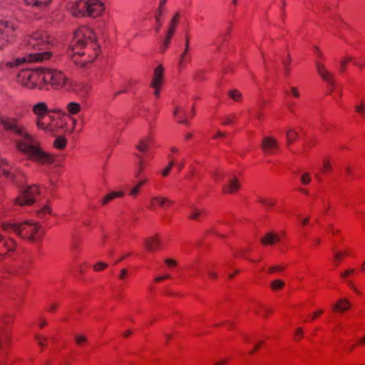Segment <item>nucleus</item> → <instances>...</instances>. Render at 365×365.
<instances>
[{"mask_svg": "<svg viewBox=\"0 0 365 365\" xmlns=\"http://www.w3.org/2000/svg\"><path fill=\"white\" fill-rule=\"evenodd\" d=\"M0 123L6 130L11 131L21 138L16 141V148L34 161L42 164L53 162V155L41 149L34 137L18 123L16 118H0Z\"/></svg>", "mask_w": 365, "mask_h": 365, "instance_id": "1", "label": "nucleus"}, {"mask_svg": "<svg viewBox=\"0 0 365 365\" xmlns=\"http://www.w3.org/2000/svg\"><path fill=\"white\" fill-rule=\"evenodd\" d=\"M96 37L93 31L87 27H81L77 29L74 34L73 38L70 42L68 55L73 62L81 68H85L88 63L93 62L97 56L88 59H78L80 56L86 55V52L81 51L83 48H88L91 46L93 50H96L98 46L96 43Z\"/></svg>", "mask_w": 365, "mask_h": 365, "instance_id": "2", "label": "nucleus"}, {"mask_svg": "<svg viewBox=\"0 0 365 365\" xmlns=\"http://www.w3.org/2000/svg\"><path fill=\"white\" fill-rule=\"evenodd\" d=\"M28 50H34L28 54V61L37 62L49 59L52 53L49 51L51 41L46 33L36 31L25 41Z\"/></svg>", "mask_w": 365, "mask_h": 365, "instance_id": "3", "label": "nucleus"}, {"mask_svg": "<svg viewBox=\"0 0 365 365\" xmlns=\"http://www.w3.org/2000/svg\"><path fill=\"white\" fill-rule=\"evenodd\" d=\"M104 5L99 0H78L71 6V12L75 17L96 18L104 11Z\"/></svg>", "mask_w": 365, "mask_h": 365, "instance_id": "4", "label": "nucleus"}, {"mask_svg": "<svg viewBox=\"0 0 365 365\" xmlns=\"http://www.w3.org/2000/svg\"><path fill=\"white\" fill-rule=\"evenodd\" d=\"M2 229L6 232H14L23 239H27L34 242L37 240L36 234L40 230V225L31 221L23 222H4Z\"/></svg>", "mask_w": 365, "mask_h": 365, "instance_id": "5", "label": "nucleus"}, {"mask_svg": "<svg viewBox=\"0 0 365 365\" xmlns=\"http://www.w3.org/2000/svg\"><path fill=\"white\" fill-rule=\"evenodd\" d=\"M41 81L46 84L50 83L56 90L65 88L69 82L63 72L51 68L42 69Z\"/></svg>", "mask_w": 365, "mask_h": 365, "instance_id": "6", "label": "nucleus"}, {"mask_svg": "<svg viewBox=\"0 0 365 365\" xmlns=\"http://www.w3.org/2000/svg\"><path fill=\"white\" fill-rule=\"evenodd\" d=\"M42 69L40 71H31L25 69L20 71L17 76V81L21 85L29 88H34L38 87L42 82Z\"/></svg>", "mask_w": 365, "mask_h": 365, "instance_id": "7", "label": "nucleus"}, {"mask_svg": "<svg viewBox=\"0 0 365 365\" xmlns=\"http://www.w3.org/2000/svg\"><path fill=\"white\" fill-rule=\"evenodd\" d=\"M39 194L36 185H29L22 190L21 194L15 199V204L20 206L31 205L36 201V196Z\"/></svg>", "mask_w": 365, "mask_h": 365, "instance_id": "8", "label": "nucleus"}, {"mask_svg": "<svg viewBox=\"0 0 365 365\" xmlns=\"http://www.w3.org/2000/svg\"><path fill=\"white\" fill-rule=\"evenodd\" d=\"M15 29L16 26L13 22L7 20L0 21V49L12 40Z\"/></svg>", "mask_w": 365, "mask_h": 365, "instance_id": "9", "label": "nucleus"}, {"mask_svg": "<svg viewBox=\"0 0 365 365\" xmlns=\"http://www.w3.org/2000/svg\"><path fill=\"white\" fill-rule=\"evenodd\" d=\"M163 67L161 65L158 66L154 71L153 81L150 84V87L154 89V95L157 98L160 96V88L163 83Z\"/></svg>", "mask_w": 365, "mask_h": 365, "instance_id": "10", "label": "nucleus"}, {"mask_svg": "<svg viewBox=\"0 0 365 365\" xmlns=\"http://www.w3.org/2000/svg\"><path fill=\"white\" fill-rule=\"evenodd\" d=\"M240 187V185L237 178L231 174L227 175V182L222 187V192L225 194H232L236 192Z\"/></svg>", "mask_w": 365, "mask_h": 365, "instance_id": "11", "label": "nucleus"}, {"mask_svg": "<svg viewBox=\"0 0 365 365\" xmlns=\"http://www.w3.org/2000/svg\"><path fill=\"white\" fill-rule=\"evenodd\" d=\"M261 147L264 152L271 154L274 151L278 150L279 145L274 138L272 136H265L262 139Z\"/></svg>", "mask_w": 365, "mask_h": 365, "instance_id": "12", "label": "nucleus"}, {"mask_svg": "<svg viewBox=\"0 0 365 365\" xmlns=\"http://www.w3.org/2000/svg\"><path fill=\"white\" fill-rule=\"evenodd\" d=\"M316 69L321 78L327 81L329 85L334 86L335 83L332 74L326 68V67L319 61H316Z\"/></svg>", "mask_w": 365, "mask_h": 365, "instance_id": "13", "label": "nucleus"}, {"mask_svg": "<svg viewBox=\"0 0 365 365\" xmlns=\"http://www.w3.org/2000/svg\"><path fill=\"white\" fill-rule=\"evenodd\" d=\"M150 202L151 209H155L158 206L160 207H167L173 203V202L168 197L161 195L151 197Z\"/></svg>", "mask_w": 365, "mask_h": 365, "instance_id": "14", "label": "nucleus"}, {"mask_svg": "<svg viewBox=\"0 0 365 365\" xmlns=\"http://www.w3.org/2000/svg\"><path fill=\"white\" fill-rule=\"evenodd\" d=\"M16 242L14 240L6 239L0 234V255H5L8 252L14 251Z\"/></svg>", "mask_w": 365, "mask_h": 365, "instance_id": "15", "label": "nucleus"}, {"mask_svg": "<svg viewBox=\"0 0 365 365\" xmlns=\"http://www.w3.org/2000/svg\"><path fill=\"white\" fill-rule=\"evenodd\" d=\"M48 111L47 105L43 102L38 103L33 106V112L36 115V118H43Z\"/></svg>", "mask_w": 365, "mask_h": 365, "instance_id": "16", "label": "nucleus"}, {"mask_svg": "<svg viewBox=\"0 0 365 365\" xmlns=\"http://www.w3.org/2000/svg\"><path fill=\"white\" fill-rule=\"evenodd\" d=\"M350 307L351 303L346 299H340L332 306L333 310L336 312H344L349 310Z\"/></svg>", "mask_w": 365, "mask_h": 365, "instance_id": "17", "label": "nucleus"}, {"mask_svg": "<svg viewBox=\"0 0 365 365\" xmlns=\"http://www.w3.org/2000/svg\"><path fill=\"white\" fill-rule=\"evenodd\" d=\"M145 244L149 251H155L160 247V241L157 237H150L145 240Z\"/></svg>", "mask_w": 365, "mask_h": 365, "instance_id": "18", "label": "nucleus"}, {"mask_svg": "<svg viewBox=\"0 0 365 365\" xmlns=\"http://www.w3.org/2000/svg\"><path fill=\"white\" fill-rule=\"evenodd\" d=\"M66 110L68 115H78L82 110V106L79 103L72 101L67 104Z\"/></svg>", "mask_w": 365, "mask_h": 365, "instance_id": "19", "label": "nucleus"}, {"mask_svg": "<svg viewBox=\"0 0 365 365\" xmlns=\"http://www.w3.org/2000/svg\"><path fill=\"white\" fill-rule=\"evenodd\" d=\"M189 46H190V38H189L188 35H186L184 51L180 56L179 66L180 67H183L185 63L187 61V53L189 51Z\"/></svg>", "mask_w": 365, "mask_h": 365, "instance_id": "20", "label": "nucleus"}, {"mask_svg": "<svg viewBox=\"0 0 365 365\" xmlns=\"http://www.w3.org/2000/svg\"><path fill=\"white\" fill-rule=\"evenodd\" d=\"M12 165L5 159L0 158V170H1L3 175L6 178H14V175L9 170V168H11Z\"/></svg>", "mask_w": 365, "mask_h": 365, "instance_id": "21", "label": "nucleus"}, {"mask_svg": "<svg viewBox=\"0 0 365 365\" xmlns=\"http://www.w3.org/2000/svg\"><path fill=\"white\" fill-rule=\"evenodd\" d=\"M26 4L38 9L46 8L51 0H24Z\"/></svg>", "mask_w": 365, "mask_h": 365, "instance_id": "22", "label": "nucleus"}, {"mask_svg": "<svg viewBox=\"0 0 365 365\" xmlns=\"http://www.w3.org/2000/svg\"><path fill=\"white\" fill-rule=\"evenodd\" d=\"M279 237L274 233L269 232L263 238L261 242L264 245H273L274 243L279 242Z\"/></svg>", "mask_w": 365, "mask_h": 365, "instance_id": "23", "label": "nucleus"}, {"mask_svg": "<svg viewBox=\"0 0 365 365\" xmlns=\"http://www.w3.org/2000/svg\"><path fill=\"white\" fill-rule=\"evenodd\" d=\"M152 141V138L150 136L142 138L138 145H136V148L140 152H145L149 148L150 143Z\"/></svg>", "mask_w": 365, "mask_h": 365, "instance_id": "24", "label": "nucleus"}, {"mask_svg": "<svg viewBox=\"0 0 365 365\" xmlns=\"http://www.w3.org/2000/svg\"><path fill=\"white\" fill-rule=\"evenodd\" d=\"M202 210H200L194 206L190 207V212L188 215V218L193 220H198L200 219V217L203 213Z\"/></svg>", "mask_w": 365, "mask_h": 365, "instance_id": "25", "label": "nucleus"}, {"mask_svg": "<svg viewBox=\"0 0 365 365\" xmlns=\"http://www.w3.org/2000/svg\"><path fill=\"white\" fill-rule=\"evenodd\" d=\"M286 137L287 144L289 145L298 138V133L294 129H288L286 132Z\"/></svg>", "mask_w": 365, "mask_h": 365, "instance_id": "26", "label": "nucleus"}, {"mask_svg": "<svg viewBox=\"0 0 365 365\" xmlns=\"http://www.w3.org/2000/svg\"><path fill=\"white\" fill-rule=\"evenodd\" d=\"M123 196V192H113L109 194H108L105 197L103 198L102 203L103 205L107 204L108 202L112 200L113 199L117 197H122Z\"/></svg>", "mask_w": 365, "mask_h": 365, "instance_id": "27", "label": "nucleus"}, {"mask_svg": "<svg viewBox=\"0 0 365 365\" xmlns=\"http://www.w3.org/2000/svg\"><path fill=\"white\" fill-rule=\"evenodd\" d=\"M174 33H175V30H173V29H168L165 39L163 42V46L161 48L162 52H164L168 47L169 43H170V40L172 38Z\"/></svg>", "mask_w": 365, "mask_h": 365, "instance_id": "28", "label": "nucleus"}, {"mask_svg": "<svg viewBox=\"0 0 365 365\" xmlns=\"http://www.w3.org/2000/svg\"><path fill=\"white\" fill-rule=\"evenodd\" d=\"M67 143V140L63 136H58L56 138L53 145L55 148L58 149H63L66 147Z\"/></svg>", "mask_w": 365, "mask_h": 365, "instance_id": "29", "label": "nucleus"}, {"mask_svg": "<svg viewBox=\"0 0 365 365\" xmlns=\"http://www.w3.org/2000/svg\"><path fill=\"white\" fill-rule=\"evenodd\" d=\"M284 283L281 279H275L270 284V287L274 291L281 289L284 287Z\"/></svg>", "mask_w": 365, "mask_h": 365, "instance_id": "30", "label": "nucleus"}, {"mask_svg": "<svg viewBox=\"0 0 365 365\" xmlns=\"http://www.w3.org/2000/svg\"><path fill=\"white\" fill-rule=\"evenodd\" d=\"M228 96L230 98L233 99L235 101H238L242 98V93L238 90H230L228 92Z\"/></svg>", "mask_w": 365, "mask_h": 365, "instance_id": "31", "label": "nucleus"}, {"mask_svg": "<svg viewBox=\"0 0 365 365\" xmlns=\"http://www.w3.org/2000/svg\"><path fill=\"white\" fill-rule=\"evenodd\" d=\"M42 119L43 118H36V123L37 128L39 129H41V130H44L46 131H51V129L49 125L43 122Z\"/></svg>", "mask_w": 365, "mask_h": 365, "instance_id": "32", "label": "nucleus"}, {"mask_svg": "<svg viewBox=\"0 0 365 365\" xmlns=\"http://www.w3.org/2000/svg\"><path fill=\"white\" fill-rule=\"evenodd\" d=\"M258 202L267 207H272L275 204V200L271 198L259 197Z\"/></svg>", "mask_w": 365, "mask_h": 365, "instance_id": "33", "label": "nucleus"}, {"mask_svg": "<svg viewBox=\"0 0 365 365\" xmlns=\"http://www.w3.org/2000/svg\"><path fill=\"white\" fill-rule=\"evenodd\" d=\"M48 214H51V208L48 205L43 206L41 209L37 211V215L41 218H43Z\"/></svg>", "mask_w": 365, "mask_h": 365, "instance_id": "34", "label": "nucleus"}, {"mask_svg": "<svg viewBox=\"0 0 365 365\" xmlns=\"http://www.w3.org/2000/svg\"><path fill=\"white\" fill-rule=\"evenodd\" d=\"M204 70H197L193 73V78L196 81H204L205 76H204Z\"/></svg>", "mask_w": 365, "mask_h": 365, "instance_id": "35", "label": "nucleus"}, {"mask_svg": "<svg viewBox=\"0 0 365 365\" xmlns=\"http://www.w3.org/2000/svg\"><path fill=\"white\" fill-rule=\"evenodd\" d=\"M138 158H139L138 168L135 172V176L136 178H138L140 176V175L141 174V173L143 171V165H144V162H143V160L142 159V158L140 156Z\"/></svg>", "mask_w": 365, "mask_h": 365, "instance_id": "36", "label": "nucleus"}, {"mask_svg": "<svg viewBox=\"0 0 365 365\" xmlns=\"http://www.w3.org/2000/svg\"><path fill=\"white\" fill-rule=\"evenodd\" d=\"M301 182L304 185H307L311 181V175L309 173H305L301 176Z\"/></svg>", "mask_w": 365, "mask_h": 365, "instance_id": "37", "label": "nucleus"}, {"mask_svg": "<svg viewBox=\"0 0 365 365\" xmlns=\"http://www.w3.org/2000/svg\"><path fill=\"white\" fill-rule=\"evenodd\" d=\"M351 61H354V58L351 56H347L343 61H341L340 62V65H341L340 71L344 72L345 67L346 66V63Z\"/></svg>", "mask_w": 365, "mask_h": 365, "instance_id": "38", "label": "nucleus"}, {"mask_svg": "<svg viewBox=\"0 0 365 365\" xmlns=\"http://www.w3.org/2000/svg\"><path fill=\"white\" fill-rule=\"evenodd\" d=\"M284 269V267L282 265H275L270 267L268 269V272L269 273H274L277 272H282Z\"/></svg>", "mask_w": 365, "mask_h": 365, "instance_id": "39", "label": "nucleus"}, {"mask_svg": "<svg viewBox=\"0 0 365 365\" xmlns=\"http://www.w3.org/2000/svg\"><path fill=\"white\" fill-rule=\"evenodd\" d=\"M75 341L77 343V344L81 345L87 341V338L83 335L76 334Z\"/></svg>", "mask_w": 365, "mask_h": 365, "instance_id": "40", "label": "nucleus"}, {"mask_svg": "<svg viewBox=\"0 0 365 365\" xmlns=\"http://www.w3.org/2000/svg\"><path fill=\"white\" fill-rule=\"evenodd\" d=\"M179 16L180 14L178 13L173 16V19L170 21L169 29H173V30H175V27L178 24V20Z\"/></svg>", "mask_w": 365, "mask_h": 365, "instance_id": "41", "label": "nucleus"}, {"mask_svg": "<svg viewBox=\"0 0 365 365\" xmlns=\"http://www.w3.org/2000/svg\"><path fill=\"white\" fill-rule=\"evenodd\" d=\"M290 61H291V58L289 57V56H288L287 60L282 61V64H283L284 73L286 75H288L289 71V64Z\"/></svg>", "mask_w": 365, "mask_h": 365, "instance_id": "42", "label": "nucleus"}, {"mask_svg": "<svg viewBox=\"0 0 365 365\" xmlns=\"http://www.w3.org/2000/svg\"><path fill=\"white\" fill-rule=\"evenodd\" d=\"M107 267H108V264L106 263L100 262L93 265V269L95 271H101Z\"/></svg>", "mask_w": 365, "mask_h": 365, "instance_id": "43", "label": "nucleus"}, {"mask_svg": "<svg viewBox=\"0 0 365 365\" xmlns=\"http://www.w3.org/2000/svg\"><path fill=\"white\" fill-rule=\"evenodd\" d=\"M236 119V115L235 114H232L230 116H227L224 121L222 122L223 125H230L232 124L233 120Z\"/></svg>", "mask_w": 365, "mask_h": 365, "instance_id": "44", "label": "nucleus"}, {"mask_svg": "<svg viewBox=\"0 0 365 365\" xmlns=\"http://www.w3.org/2000/svg\"><path fill=\"white\" fill-rule=\"evenodd\" d=\"M36 340L38 341V344L40 346H45V343H44V341H46V337H44V336H41V335H39V334H37V335L36 336Z\"/></svg>", "mask_w": 365, "mask_h": 365, "instance_id": "45", "label": "nucleus"}, {"mask_svg": "<svg viewBox=\"0 0 365 365\" xmlns=\"http://www.w3.org/2000/svg\"><path fill=\"white\" fill-rule=\"evenodd\" d=\"M355 110L360 115H361L363 117L365 116V108L363 105L356 106L355 107Z\"/></svg>", "mask_w": 365, "mask_h": 365, "instance_id": "46", "label": "nucleus"}, {"mask_svg": "<svg viewBox=\"0 0 365 365\" xmlns=\"http://www.w3.org/2000/svg\"><path fill=\"white\" fill-rule=\"evenodd\" d=\"M24 61V58H22V59H20V58H18L16 59L15 61H13V62H9L7 63V65H9V66H18L19 65L21 62Z\"/></svg>", "mask_w": 365, "mask_h": 365, "instance_id": "47", "label": "nucleus"}, {"mask_svg": "<svg viewBox=\"0 0 365 365\" xmlns=\"http://www.w3.org/2000/svg\"><path fill=\"white\" fill-rule=\"evenodd\" d=\"M331 169V165L327 160H324L323 163V172H326L327 170H329Z\"/></svg>", "mask_w": 365, "mask_h": 365, "instance_id": "48", "label": "nucleus"}, {"mask_svg": "<svg viewBox=\"0 0 365 365\" xmlns=\"http://www.w3.org/2000/svg\"><path fill=\"white\" fill-rule=\"evenodd\" d=\"M139 190H140L139 186L136 185L133 189H131V190L130 192V195L133 197H135L138 194Z\"/></svg>", "mask_w": 365, "mask_h": 365, "instance_id": "49", "label": "nucleus"}, {"mask_svg": "<svg viewBox=\"0 0 365 365\" xmlns=\"http://www.w3.org/2000/svg\"><path fill=\"white\" fill-rule=\"evenodd\" d=\"M354 269H349L345 272L341 274V277L343 278L346 277L351 274H353L354 272Z\"/></svg>", "mask_w": 365, "mask_h": 365, "instance_id": "50", "label": "nucleus"}, {"mask_svg": "<svg viewBox=\"0 0 365 365\" xmlns=\"http://www.w3.org/2000/svg\"><path fill=\"white\" fill-rule=\"evenodd\" d=\"M290 90H291L292 94L294 97L298 98L299 96V92L298 91V90L296 87H291Z\"/></svg>", "mask_w": 365, "mask_h": 365, "instance_id": "51", "label": "nucleus"}, {"mask_svg": "<svg viewBox=\"0 0 365 365\" xmlns=\"http://www.w3.org/2000/svg\"><path fill=\"white\" fill-rule=\"evenodd\" d=\"M165 262L168 265H169V266H175V265H176V264H177L176 261H175V260H174V259H166L165 260Z\"/></svg>", "mask_w": 365, "mask_h": 365, "instance_id": "52", "label": "nucleus"}, {"mask_svg": "<svg viewBox=\"0 0 365 365\" xmlns=\"http://www.w3.org/2000/svg\"><path fill=\"white\" fill-rule=\"evenodd\" d=\"M175 165H176V167H177L178 171H180L185 165V160H182L180 162L177 163Z\"/></svg>", "mask_w": 365, "mask_h": 365, "instance_id": "53", "label": "nucleus"}, {"mask_svg": "<svg viewBox=\"0 0 365 365\" xmlns=\"http://www.w3.org/2000/svg\"><path fill=\"white\" fill-rule=\"evenodd\" d=\"M348 285H349V287H351V289H353V290H354L356 294H361V293H360V292H359V290L358 289H356V288L354 287V284H353V282H352L349 281V282H348Z\"/></svg>", "mask_w": 365, "mask_h": 365, "instance_id": "54", "label": "nucleus"}, {"mask_svg": "<svg viewBox=\"0 0 365 365\" xmlns=\"http://www.w3.org/2000/svg\"><path fill=\"white\" fill-rule=\"evenodd\" d=\"M170 170L171 169L169 167H165L164 170L162 171V175L163 177L168 176Z\"/></svg>", "mask_w": 365, "mask_h": 365, "instance_id": "55", "label": "nucleus"}, {"mask_svg": "<svg viewBox=\"0 0 365 365\" xmlns=\"http://www.w3.org/2000/svg\"><path fill=\"white\" fill-rule=\"evenodd\" d=\"M165 3H166V0H161L160 1V6H159V11H158L159 15L162 14L163 7L165 4Z\"/></svg>", "mask_w": 365, "mask_h": 365, "instance_id": "56", "label": "nucleus"}, {"mask_svg": "<svg viewBox=\"0 0 365 365\" xmlns=\"http://www.w3.org/2000/svg\"><path fill=\"white\" fill-rule=\"evenodd\" d=\"M323 313V311L319 309V310H317L316 311L314 314H313V316L312 317V319H317L319 316H320Z\"/></svg>", "mask_w": 365, "mask_h": 365, "instance_id": "57", "label": "nucleus"}, {"mask_svg": "<svg viewBox=\"0 0 365 365\" xmlns=\"http://www.w3.org/2000/svg\"><path fill=\"white\" fill-rule=\"evenodd\" d=\"M207 274L211 279H215L217 278V274L215 272L208 271Z\"/></svg>", "mask_w": 365, "mask_h": 365, "instance_id": "58", "label": "nucleus"}, {"mask_svg": "<svg viewBox=\"0 0 365 365\" xmlns=\"http://www.w3.org/2000/svg\"><path fill=\"white\" fill-rule=\"evenodd\" d=\"M57 307H58V304L56 303H53L49 306L48 310V312H53L56 309Z\"/></svg>", "mask_w": 365, "mask_h": 365, "instance_id": "59", "label": "nucleus"}, {"mask_svg": "<svg viewBox=\"0 0 365 365\" xmlns=\"http://www.w3.org/2000/svg\"><path fill=\"white\" fill-rule=\"evenodd\" d=\"M126 274H127V270L126 269H122L121 272H120V274L119 275V278L120 279H123Z\"/></svg>", "mask_w": 365, "mask_h": 365, "instance_id": "60", "label": "nucleus"}, {"mask_svg": "<svg viewBox=\"0 0 365 365\" xmlns=\"http://www.w3.org/2000/svg\"><path fill=\"white\" fill-rule=\"evenodd\" d=\"M225 174L224 173H218V172H215L213 173V176L217 180V179H220L222 176H224Z\"/></svg>", "mask_w": 365, "mask_h": 365, "instance_id": "61", "label": "nucleus"}, {"mask_svg": "<svg viewBox=\"0 0 365 365\" xmlns=\"http://www.w3.org/2000/svg\"><path fill=\"white\" fill-rule=\"evenodd\" d=\"M314 48L317 53V55L321 58L322 56V52L319 50V48L317 46H314Z\"/></svg>", "mask_w": 365, "mask_h": 365, "instance_id": "62", "label": "nucleus"}, {"mask_svg": "<svg viewBox=\"0 0 365 365\" xmlns=\"http://www.w3.org/2000/svg\"><path fill=\"white\" fill-rule=\"evenodd\" d=\"M342 254L341 252H336L334 255L335 261H340Z\"/></svg>", "mask_w": 365, "mask_h": 365, "instance_id": "63", "label": "nucleus"}, {"mask_svg": "<svg viewBox=\"0 0 365 365\" xmlns=\"http://www.w3.org/2000/svg\"><path fill=\"white\" fill-rule=\"evenodd\" d=\"M303 334V330L302 328L299 327L297 329V331H296V335H299V336H302Z\"/></svg>", "mask_w": 365, "mask_h": 365, "instance_id": "64", "label": "nucleus"}]
</instances>
